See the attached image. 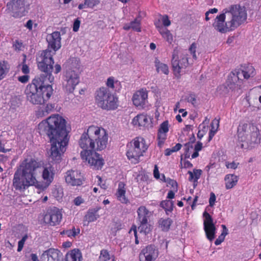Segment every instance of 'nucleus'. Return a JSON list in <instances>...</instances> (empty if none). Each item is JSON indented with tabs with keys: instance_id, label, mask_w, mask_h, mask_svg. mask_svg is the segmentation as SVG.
<instances>
[{
	"instance_id": "1",
	"label": "nucleus",
	"mask_w": 261,
	"mask_h": 261,
	"mask_svg": "<svg viewBox=\"0 0 261 261\" xmlns=\"http://www.w3.org/2000/svg\"><path fill=\"white\" fill-rule=\"evenodd\" d=\"M42 172V177L46 187L53 181L55 170L50 164L43 165L31 156L22 160L14 173L13 179L14 188L20 192H24L30 186L38 184L37 176Z\"/></svg>"
},
{
	"instance_id": "2",
	"label": "nucleus",
	"mask_w": 261,
	"mask_h": 261,
	"mask_svg": "<svg viewBox=\"0 0 261 261\" xmlns=\"http://www.w3.org/2000/svg\"><path fill=\"white\" fill-rule=\"evenodd\" d=\"M108 133L102 127L91 125L82 135L79 144L83 149L81 156L84 162L93 169H101L104 160L95 150H102L106 148L108 141Z\"/></svg>"
},
{
	"instance_id": "3",
	"label": "nucleus",
	"mask_w": 261,
	"mask_h": 261,
	"mask_svg": "<svg viewBox=\"0 0 261 261\" xmlns=\"http://www.w3.org/2000/svg\"><path fill=\"white\" fill-rule=\"evenodd\" d=\"M38 129L40 134H46L49 138L51 143L49 158L59 163L68 142L65 119L59 114L52 115L40 122Z\"/></svg>"
},
{
	"instance_id": "4",
	"label": "nucleus",
	"mask_w": 261,
	"mask_h": 261,
	"mask_svg": "<svg viewBox=\"0 0 261 261\" xmlns=\"http://www.w3.org/2000/svg\"><path fill=\"white\" fill-rule=\"evenodd\" d=\"M246 8L240 5H232L224 8L214 19V29L220 33L225 34L234 31L244 23L247 19Z\"/></svg>"
},
{
	"instance_id": "5",
	"label": "nucleus",
	"mask_w": 261,
	"mask_h": 261,
	"mask_svg": "<svg viewBox=\"0 0 261 261\" xmlns=\"http://www.w3.org/2000/svg\"><path fill=\"white\" fill-rule=\"evenodd\" d=\"M42 72L43 73L33 80L25 90L27 100L34 105H42L53 94V87L50 85L54 81L52 71Z\"/></svg>"
},
{
	"instance_id": "6",
	"label": "nucleus",
	"mask_w": 261,
	"mask_h": 261,
	"mask_svg": "<svg viewBox=\"0 0 261 261\" xmlns=\"http://www.w3.org/2000/svg\"><path fill=\"white\" fill-rule=\"evenodd\" d=\"M48 48L42 51L37 58V66L41 71H52L54 60L53 56L61 47V37L59 32L55 31L46 35Z\"/></svg>"
},
{
	"instance_id": "7",
	"label": "nucleus",
	"mask_w": 261,
	"mask_h": 261,
	"mask_svg": "<svg viewBox=\"0 0 261 261\" xmlns=\"http://www.w3.org/2000/svg\"><path fill=\"white\" fill-rule=\"evenodd\" d=\"M197 44L193 43L190 46L188 51L185 50L178 53L177 50H174L172 55V65L174 75L179 77L182 70L189 65L192 64L197 60L196 50Z\"/></svg>"
},
{
	"instance_id": "8",
	"label": "nucleus",
	"mask_w": 261,
	"mask_h": 261,
	"mask_svg": "<svg viewBox=\"0 0 261 261\" xmlns=\"http://www.w3.org/2000/svg\"><path fill=\"white\" fill-rule=\"evenodd\" d=\"M81 64L77 58H72L62 75V87L65 92L72 93L80 82Z\"/></svg>"
},
{
	"instance_id": "9",
	"label": "nucleus",
	"mask_w": 261,
	"mask_h": 261,
	"mask_svg": "<svg viewBox=\"0 0 261 261\" xmlns=\"http://www.w3.org/2000/svg\"><path fill=\"white\" fill-rule=\"evenodd\" d=\"M247 124L239 125L238 130V146L244 150L251 149L259 144L260 133L258 129L254 126L250 127V132H246Z\"/></svg>"
},
{
	"instance_id": "10",
	"label": "nucleus",
	"mask_w": 261,
	"mask_h": 261,
	"mask_svg": "<svg viewBox=\"0 0 261 261\" xmlns=\"http://www.w3.org/2000/svg\"><path fill=\"white\" fill-rule=\"evenodd\" d=\"M148 147L145 140L142 137H137L126 145V155L132 164L140 162V158L144 155Z\"/></svg>"
},
{
	"instance_id": "11",
	"label": "nucleus",
	"mask_w": 261,
	"mask_h": 261,
	"mask_svg": "<svg viewBox=\"0 0 261 261\" xmlns=\"http://www.w3.org/2000/svg\"><path fill=\"white\" fill-rule=\"evenodd\" d=\"M95 100L97 105L103 110H113L117 108L118 98L108 88L102 87L96 90Z\"/></svg>"
},
{
	"instance_id": "12",
	"label": "nucleus",
	"mask_w": 261,
	"mask_h": 261,
	"mask_svg": "<svg viewBox=\"0 0 261 261\" xmlns=\"http://www.w3.org/2000/svg\"><path fill=\"white\" fill-rule=\"evenodd\" d=\"M255 74V69L251 65L244 67L242 70H234L228 76L226 82L227 86L230 89L235 90L241 83L240 80H241L242 77L248 79L253 76Z\"/></svg>"
},
{
	"instance_id": "13",
	"label": "nucleus",
	"mask_w": 261,
	"mask_h": 261,
	"mask_svg": "<svg viewBox=\"0 0 261 261\" xmlns=\"http://www.w3.org/2000/svg\"><path fill=\"white\" fill-rule=\"evenodd\" d=\"M62 219V213L59 208L54 207L48 209L43 217V222L51 226L59 225Z\"/></svg>"
},
{
	"instance_id": "14",
	"label": "nucleus",
	"mask_w": 261,
	"mask_h": 261,
	"mask_svg": "<svg viewBox=\"0 0 261 261\" xmlns=\"http://www.w3.org/2000/svg\"><path fill=\"white\" fill-rule=\"evenodd\" d=\"M203 228L207 239L212 242L215 238L217 228L212 217L206 211L203 214Z\"/></svg>"
},
{
	"instance_id": "15",
	"label": "nucleus",
	"mask_w": 261,
	"mask_h": 261,
	"mask_svg": "<svg viewBox=\"0 0 261 261\" xmlns=\"http://www.w3.org/2000/svg\"><path fill=\"white\" fill-rule=\"evenodd\" d=\"M158 255V249L153 245H148L140 252L139 261H155Z\"/></svg>"
},
{
	"instance_id": "16",
	"label": "nucleus",
	"mask_w": 261,
	"mask_h": 261,
	"mask_svg": "<svg viewBox=\"0 0 261 261\" xmlns=\"http://www.w3.org/2000/svg\"><path fill=\"white\" fill-rule=\"evenodd\" d=\"M64 177L66 183L72 186L82 185L84 179L80 171L77 170L67 171Z\"/></svg>"
},
{
	"instance_id": "17",
	"label": "nucleus",
	"mask_w": 261,
	"mask_h": 261,
	"mask_svg": "<svg viewBox=\"0 0 261 261\" xmlns=\"http://www.w3.org/2000/svg\"><path fill=\"white\" fill-rule=\"evenodd\" d=\"M9 9H11L12 16L14 17H21L24 15L25 9L23 0H12L7 4Z\"/></svg>"
},
{
	"instance_id": "18",
	"label": "nucleus",
	"mask_w": 261,
	"mask_h": 261,
	"mask_svg": "<svg viewBox=\"0 0 261 261\" xmlns=\"http://www.w3.org/2000/svg\"><path fill=\"white\" fill-rule=\"evenodd\" d=\"M147 91L146 89H142L137 91L133 97L134 105L140 109L144 108L147 106Z\"/></svg>"
},
{
	"instance_id": "19",
	"label": "nucleus",
	"mask_w": 261,
	"mask_h": 261,
	"mask_svg": "<svg viewBox=\"0 0 261 261\" xmlns=\"http://www.w3.org/2000/svg\"><path fill=\"white\" fill-rule=\"evenodd\" d=\"M41 259L43 261H61L62 253L58 249L50 248L44 251Z\"/></svg>"
},
{
	"instance_id": "20",
	"label": "nucleus",
	"mask_w": 261,
	"mask_h": 261,
	"mask_svg": "<svg viewBox=\"0 0 261 261\" xmlns=\"http://www.w3.org/2000/svg\"><path fill=\"white\" fill-rule=\"evenodd\" d=\"M134 125L146 128L152 127V118L146 114L138 115L132 121Z\"/></svg>"
},
{
	"instance_id": "21",
	"label": "nucleus",
	"mask_w": 261,
	"mask_h": 261,
	"mask_svg": "<svg viewBox=\"0 0 261 261\" xmlns=\"http://www.w3.org/2000/svg\"><path fill=\"white\" fill-rule=\"evenodd\" d=\"M169 130V125L168 121H165L160 125L158 130V146L159 147H161L164 144Z\"/></svg>"
},
{
	"instance_id": "22",
	"label": "nucleus",
	"mask_w": 261,
	"mask_h": 261,
	"mask_svg": "<svg viewBox=\"0 0 261 261\" xmlns=\"http://www.w3.org/2000/svg\"><path fill=\"white\" fill-rule=\"evenodd\" d=\"M126 186L122 181L118 184V187L115 193L116 197L122 204H127L129 203L128 198L126 196Z\"/></svg>"
},
{
	"instance_id": "23",
	"label": "nucleus",
	"mask_w": 261,
	"mask_h": 261,
	"mask_svg": "<svg viewBox=\"0 0 261 261\" xmlns=\"http://www.w3.org/2000/svg\"><path fill=\"white\" fill-rule=\"evenodd\" d=\"M155 25L162 37L169 43L171 44L173 41V36L170 31L161 25L159 22L155 23Z\"/></svg>"
},
{
	"instance_id": "24",
	"label": "nucleus",
	"mask_w": 261,
	"mask_h": 261,
	"mask_svg": "<svg viewBox=\"0 0 261 261\" xmlns=\"http://www.w3.org/2000/svg\"><path fill=\"white\" fill-rule=\"evenodd\" d=\"M239 177L234 174H228L224 177L225 186L226 189H231L238 183Z\"/></svg>"
},
{
	"instance_id": "25",
	"label": "nucleus",
	"mask_w": 261,
	"mask_h": 261,
	"mask_svg": "<svg viewBox=\"0 0 261 261\" xmlns=\"http://www.w3.org/2000/svg\"><path fill=\"white\" fill-rule=\"evenodd\" d=\"M55 106L53 104L48 103L46 106L40 107L36 111V115L38 117L45 116L50 113L54 109Z\"/></svg>"
},
{
	"instance_id": "26",
	"label": "nucleus",
	"mask_w": 261,
	"mask_h": 261,
	"mask_svg": "<svg viewBox=\"0 0 261 261\" xmlns=\"http://www.w3.org/2000/svg\"><path fill=\"white\" fill-rule=\"evenodd\" d=\"M100 209L99 207L89 209L85 217V220L88 223L96 221L100 216L98 214Z\"/></svg>"
},
{
	"instance_id": "27",
	"label": "nucleus",
	"mask_w": 261,
	"mask_h": 261,
	"mask_svg": "<svg viewBox=\"0 0 261 261\" xmlns=\"http://www.w3.org/2000/svg\"><path fill=\"white\" fill-rule=\"evenodd\" d=\"M82 254L79 249H73L68 252L66 255V261H81Z\"/></svg>"
},
{
	"instance_id": "28",
	"label": "nucleus",
	"mask_w": 261,
	"mask_h": 261,
	"mask_svg": "<svg viewBox=\"0 0 261 261\" xmlns=\"http://www.w3.org/2000/svg\"><path fill=\"white\" fill-rule=\"evenodd\" d=\"M106 84L108 89L110 88L115 91H119L121 88L120 82L117 80H115L114 77L112 76L107 79Z\"/></svg>"
},
{
	"instance_id": "29",
	"label": "nucleus",
	"mask_w": 261,
	"mask_h": 261,
	"mask_svg": "<svg viewBox=\"0 0 261 261\" xmlns=\"http://www.w3.org/2000/svg\"><path fill=\"white\" fill-rule=\"evenodd\" d=\"M201 169H194L193 171H188V174L189 175V180L193 182L194 186L197 185L198 180L200 178L202 174Z\"/></svg>"
},
{
	"instance_id": "30",
	"label": "nucleus",
	"mask_w": 261,
	"mask_h": 261,
	"mask_svg": "<svg viewBox=\"0 0 261 261\" xmlns=\"http://www.w3.org/2000/svg\"><path fill=\"white\" fill-rule=\"evenodd\" d=\"M138 220L139 222L148 221L149 211L144 206L139 207L137 210Z\"/></svg>"
},
{
	"instance_id": "31",
	"label": "nucleus",
	"mask_w": 261,
	"mask_h": 261,
	"mask_svg": "<svg viewBox=\"0 0 261 261\" xmlns=\"http://www.w3.org/2000/svg\"><path fill=\"white\" fill-rule=\"evenodd\" d=\"M154 64L156 71L158 73L161 72L164 73L165 74H168L169 69L167 65L161 62L158 59H155Z\"/></svg>"
},
{
	"instance_id": "32",
	"label": "nucleus",
	"mask_w": 261,
	"mask_h": 261,
	"mask_svg": "<svg viewBox=\"0 0 261 261\" xmlns=\"http://www.w3.org/2000/svg\"><path fill=\"white\" fill-rule=\"evenodd\" d=\"M139 223L140 224L138 227V229L141 234L145 236L151 231V225L148 224V221H145L144 222H139Z\"/></svg>"
},
{
	"instance_id": "33",
	"label": "nucleus",
	"mask_w": 261,
	"mask_h": 261,
	"mask_svg": "<svg viewBox=\"0 0 261 261\" xmlns=\"http://www.w3.org/2000/svg\"><path fill=\"white\" fill-rule=\"evenodd\" d=\"M9 70L8 64L6 62H0V81L4 79Z\"/></svg>"
},
{
	"instance_id": "34",
	"label": "nucleus",
	"mask_w": 261,
	"mask_h": 261,
	"mask_svg": "<svg viewBox=\"0 0 261 261\" xmlns=\"http://www.w3.org/2000/svg\"><path fill=\"white\" fill-rule=\"evenodd\" d=\"M172 223V221L169 219H161L159 221V225L162 229L164 231H167L170 228V226Z\"/></svg>"
},
{
	"instance_id": "35",
	"label": "nucleus",
	"mask_w": 261,
	"mask_h": 261,
	"mask_svg": "<svg viewBox=\"0 0 261 261\" xmlns=\"http://www.w3.org/2000/svg\"><path fill=\"white\" fill-rule=\"evenodd\" d=\"M161 206L165 210L168 215V212H171L173 210V202L170 200H164L161 202Z\"/></svg>"
},
{
	"instance_id": "36",
	"label": "nucleus",
	"mask_w": 261,
	"mask_h": 261,
	"mask_svg": "<svg viewBox=\"0 0 261 261\" xmlns=\"http://www.w3.org/2000/svg\"><path fill=\"white\" fill-rule=\"evenodd\" d=\"M222 227L223 228L222 232L215 242V244L216 245H219L223 242L225 236L228 234V229L226 226L225 225H222Z\"/></svg>"
},
{
	"instance_id": "37",
	"label": "nucleus",
	"mask_w": 261,
	"mask_h": 261,
	"mask_svg": "<svg viewBox=\"0 0 261 261\" xmlns=\"http://www.w3.org/2000/svg\"><path fill=\"white\" fill-rule=\"evenodd\" d=\"M111 256L109 251L106 249L100 251L98 261H108L110 259Z\"/></svg>"
},
{
	"instance_id": "38",
	"label": "nucleus",
	"mask_w": 261,
	"mask_h": 261,
	"mask_svg": "<svg viewBox=\"0 0 261 261\" xmlns=\"http://www.w3.org/2000/svg\"><path fill=\"white\" fill-rule=\"evenodd\" d=\"M162 178H161V179L162 180H164L167 182V186H171L172 190H173V191H177V184L175 180L168 178L166 180H165V176L164 175H162Z\"/></svg>"
},
{
	"instance_id": "39",
	"label": "nucleus",
	"mask_w": 261,
	"mask_h": 261,
	"mask_svg": "<svg viewBox=\"0 0 261 261\" xmlns=\"http://www.w3.org/2000/svg\"><path fill=\"white\" fill-rule=\"evenodd\" d=\"M131 29L137 32H141V18L138 17L130 22Z\"/></svg>"
},
{
	"instance_id": "40",
	"label": "nucleus",
	"mask_w": 261,
	"mask_h": 261,
	"mask_svg": "<svg viewBox=\"0 0 261 261\" xmlns=\"http://www.w3.org/2000/svg\"><path fill=\"white\" fill-rule=\"evenodd\" d=\"M80 229L73 227L72 229L64 230L62 233L68 237H75L80 233Z\"/></svg>"
},
{
	"instance_id": "41",
	"label": "nucleus",
	"mask_w": 261,
	"mask_h": 261,
	"mask_svg": "<svg viewBox=\"0 0 261 261\" xmlns=\"http://www.w3.org/2000/svg\"><path fill=\"white\" fill-rule=\"evenodd\" d=\"M23 59L22 61V64L21 67V71L24 74H29L30 73V68L29 66L25 63L26 61V56H23Z\"/></svg>"
},
{
	"instance_id": "42",
	"label": "nucleus",
	"mask_w": 261,
	"mask_h": 261,
	"mask_svg": "<svg viewBox=\"0 0 261 261\" xmlns=\"http://www.w3.org/2000/svg\"><path fill=\"white\" fill-rule=\"evenodd\" d=\"M28 239V235L25 234L24 235L22 238L18 242V248H17V251L20 252L21 251L23 247L24 244L25 243V242Z\"/></svg>"
},
{
	"instance_id": "43",
	"label": "nucleus",
	"mask_w": 261,
	"mask_h": 261,
	"mask_svg": "<svg viewBox=\"0 0 261 261\" xmlns=\"http://www.w3.org/2000/svg\"><path fill=\"white\" fill-rule=\"evenodd\" d=\"M88 8H93L99 3V0H84Z\"/></svg>"
},
{
	"instance_id": "44",
	"label": "nucleus",
	"mask_w": 261,
	"mask_h": 261,
	"mask_svg": "<svg viewBox=\"0 0 261 261\" xmlns=\"http://www.w3.org/2000/svg\"><path fill=\"white\" fill-rule=\"evenodd\" d=\"M13 47L16 51H20L22 47V42L21 40H15L13 43Z\"/></svg>"
},
{
	"instance_id": "45",
	"label": "nucleus",
	"mask_w": 261,
	"mask_h": 261,
	"mask_svg": "<svg viewBox=\"0 0 261 261\" xmlns=\"http://www.w3.org/2000/svg\"><path fill=\"white\" fill-rule=\"evenodd\" d=\"M129 233L132 234H133L135 237V243L136 244H139L138 237L137 234V227L135 225L132 226L131 229L129 231Z\"/></svg>"
},
{
	"instance_id": "46",
	"label": "nucleus",
	"mask_w": 261,
	"mask_h": 261,
	"mask_svg": "<svg viewBox=\"0 0 261 261\" xmlns=\"http://www.w3.org/2000/svg\"><path fill=\"white\" fill-rule=\"evenodd\" d=\"M161 20L162 21L164 27L166 28L171 24V21L167 15H165L162 16Z\"/></svg>"
},
{
	"instance_id": "47",
	"label": "nucleus",
	"mask_w": 261,
	"mask_h": 261,
	"mask_svg": "<svg viewBox=\"0 0 261 261\" xmlns=\"http://www.w3.org/2000/svg\"><path fill=\"white\" fill-rule=\"evenodd\" d=\"M239 163L234 161L232 162H226L225 166L228 169H236L238 166Z\"/></svg>"
},
{
	"instance_id": "48",
	"label": "nucleus",
	"mask_w": 261,
	"mask_h": 261,
	"mask_svg": "<svg viewBox=\"0 0 261 261\" xmlns=\"http://www.w3.org/2000/svg\"><path fill=\"white\" fill-rule=\"evenodd\" d=\"M96 178L97 179V185L99 186L101 189L105 190L107 189V186L105 182H102L101 178L99 176H96Z\"/></svg>"
},
{
	"instance_id": "49",
	"label": "nucleus",
	"mask_w": 261,
	"mask_h": 261,
	"mask_svg": "<svg viewBox=\"0 0 261 261\" xmlns=\"http://www.w3.org/2000/svg\"><path fill=\"white\" fill-rule=\"evenodd\" d=\"M219 125V120L215 119L213 120L212 124H211V130H215V132L217 131V129L218 128Z\"/></svg>"
},
{
	"instance_id": "50",
	"label": "nucleus",
	"mask_w": 261,
	"mask_h": 261,
	"mask_svg": "<svg viewBox=\"0 0 261 261\" xmlns=\"http://www.w3.org/2000/svg\"><path fill=\"white\" fill-rule=\"evenodd\" d=\"M29 79L30 76L28 74H24L18 77V81L23 84L27 83L29 81Z\"/></svg>"
},
{
	"instance_id": "51",
	"label": "nucleus",
	"mask_w": 261,
	"mask_h": 261,
	"mask_svg": "<svg viewBox=\"0 0 261 261\" xmlns=\"http://www.w3.org/2000/svg\"><path fill=\"white\" fill-rule=\"evenodd\" d=\"M216 200V197L214 193H211L210 194V197L209 199V205L210 206L212 207L215 204V201Z\"/></svg>"
},
{
	"instance_id": "52",
	"label": "nucleus",
	"mask_w": 261,
	"mask_h": 261,
	"mask_svg": "<svg viewBox=\"0 0 261 261\" xmlns=\"http://www.w3.org/2000/svg\"><path fill=\"white\" fill-rule=\"evenodd\" d=\"M84 201V200L80 196L76 197L73 200L74 204L76 206L80 205L81 204L83 203Z\"/></svg>"
},
{
	"instance_id": "53",
	"label": "nucleus",
	"mask_w": 261,
	"mask_h": 261,
	"mask_svg": "<svg viewBox=\"0 0 261 261\" xmlns=\"http://www.w3.org/2000/svg\"><path fill=\"white\" fill-rule=\"evenodd\" d=\"M80 23L81 22L78 19L75 20L73 25V31L74 32H76L79 30Z\"/></svg>"
},
{
	"instance_id": "54",
	"label": "nucleus",
	"mask_w": 261,
	"mask_h": 261,
	"mask_svg": "<svg viewBox=\"0 0 261 261\" xmlns=\"http://www.w3.org/2000/svg\"><path fill=\"white\" fill-rule=\"evenodd\" d=\"M181 165L185 168H190L193 167V164L188 161H184L183 162H181Z\"/></svg>"
},
{
	"instance_id": "55",
	"label": "nucleus",
	"mask_w": 261,
	"mask_h": 261,
	"mask_svg": "<svg viewBox=\"0 0 261 261\" xmlns=\"http://www.w3.org/2000/svg\"><path fill=\"white\" fill-rule=\"evenodd\" d=\"M153 175L156 179L160 178V173L157 165H155L153 170Z\"/></svg>"
},
{
	"instance_id": "56",
	"label": "nucleus",
	"mask_w": 261,
	"mask_h": 261,
	"mask_svg": "<svg viewBox=\"0 0 261 261\" xmlns=\"http://www.w3.org/2000/svg\"><path fill=\"white\" fill-rule=\"evenodd\" d=\"M202 148V143L200 142H198L195 145V147H194V150H196L197 151H200Z\"/></svg>"
},
{
	"instance_id": "57",
	"label": "nucleus",
	"mask_w": 261,
	"mask_h": 261,
	"mask_svg": "<svg viewBox=\"0 0 261 261\" xmlns=\"http://www.w3.org/2000/svg\"><path fill=\"white\" fill-rule=\"evenodd\" d=\"M193 149V148L191 147V149ZM185 151H186V153L185 154V157L186 158H189L190 156V153H189L190 148H189V146L186 145L185 147Z\"/></svg>"
},
{
	"instance_id": "58",
	"label": "nucleus",
	"mask_w": 261,
	"mask_h": 261,
	"mask_svg": "<svg viewBox=\"0 0 261 261\" xmlns=\"http://www.w3.org/2000/svg\"><path fill=\"white\" fill-rule=\"evenodd\" d=\"M176 191H173V190H170L168 193V195H167V198L169 199H172L173 198H174V195H175V192Z\"/></svg>"
},
{
	"instance_id": "59",
	"label": "nucleus",
	"mask_w": 261,
	"mask_h": 261,
	"mask_svg": "<svg viewBox=\"0 0 261 261\" xmlns=\"http://www.w3.org/2000/svg\"><path fill=\"white\" fill-rule=\"evenodd\" d=\"M61 66L58 64H56L55 65V71H54L55 73L57 74L59 72H60L61 71Z\"/></svg>"
},
{
	"instance_id": "60",
	"label": "nucleus",
	"mask_w": 261,
	"mask_h": 261,
	"mask_svg": "<svg viewBox=\"0 0 261 261\" xmlns=\"http://www.w3.org/2000/svg\"><path fill=\"white\" fill-rule=\"evenodd\" d=\"M25 26L30 30L32 29L33 27V22L31 20H29L27 21Z\"/></svg>"
},
{
	"instance_id": "61",
	"label": "nucleus",
	"mask_w": 261,
	"mask_h": 261,
	"mask_svg": "<svg viewBox=\"0 0 261 261\" xmlns=\"http://www.w3.org/2000/svg\"><path fill=\"white\" fill-rule=\"evenodd\" d=\"M181 147V145L179 143L176 144L174 147L172 148L174 152L178 151Z\"/></svg>"
},
{
	"instance_id": "62",
	"label": "nucleus",
	"mask_w": 261,
	"mask_h": 261,
	"mask_svg": "<svg viewBox=\"0 0 261 261\" xmlns=\"http://www.w3.org/2000/svg\"><path fill=\"white\" fill-rule=\"evenodd\" d=\"M197 200H198V196H195V197L193 199L192 204L191 205V207H192V210H194L195 206L196 205V203L197 202Z\"/></svg>"
},
{
	"instance_id": "63",
	"label": "nucleus",
	"mask_w": 261,
	"mask_h": 261,
	"mask_svg": "<svg viewBox=\"0 0 261 261\" xmlns=\"http://www.w3.org/2000/svg\"><path fill=\"white\" fill-rule=\"evenodd\" d=\"M173 152H174V151L172 148L171 149L168 148V149H166L165 152V154L166 156H169V155H171Z\"/></svg>"
},
{
	"instance_id": "64",
	"label": "nucleus",
	"mask_w": 261,
	"mask_h": 261,
	"mask_svg": "<svg viewBox=\"0 0 261 261\" xmlns=\"http://www.w3.org/2000/svg\"><path fill=\"white\" fill-rule=\"evenodd\" d=\"M31 256L32 261H39L36 254L33 253L31 255Z\"/></svg>"
}]
</instances>
